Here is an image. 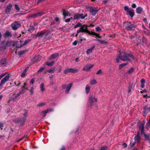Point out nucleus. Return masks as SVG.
Instances as JSON below:
<instances>
[{
    "mask_svg": "<svg viewBox=\"0 0 150 150\" xmlns=\"http://www.w3.org/2000/svg\"><path fill=\"white\" fill-rule=\"evenodd\" d=\"M117 57L123 61H130L129 58L134 60V57L132 54H127L124 52L120 53L117 55Z\"/></svg>",
    "mask_w": 150,
    "mask_h": 150,
    "instance_id": "nucleus-1",
    "label": "nucleus"
},
{
    "mask_svg": "<svg viewBox=\"0 0 150 150\" xmlns=\"http://www.w3.org/2000/svg\"><path fill=\"white\" fill-rule=\"evenodd\" d=\"M123 25L125 28L128 30H134L135 29L134 25L129 22H125L124 23Z\"/></svg>",
    "mask_w": 150,
    "mask_h": 150,
    "instance_id": "nucleus-2",
    "label": "nucleus"
},
{
    "mask_svg": "<svg viewBox=\"0 0 150 150\" xmlns=\"http://www.w3.org/2000/svg\"><path fill=\"white\" fill-rule=\"evenodd\" d=\"M80 32L90 33L89 31L87 30V26L85 25L81 26L79 29L77 30V33H79Z\"/></svg>",
    "mask_w": 150,
    "mask_h": 150,
    "instance_id": "nucleus-3",
    "label": "nucleus"
},
{
    "mask_svg": "<svg viewBox=\"0 0 150 150\" xmlns=\"http://www.w3.org/2000/svg\"><path fill=\"white\" fill-rule=\"evenodd\" d=\"M150 134H146L144 131V127L141 125V136H143L145 139L148 141L150 139Z\"/></svg>",
    "mask_w": 150,
    "mask_h": 150,
    "instance_id": "nucleus-4",
    "label": "nucleus"
},
{
    "mask_svg": "<svg viewBox=\"0 0 150 150\" xmlns=\"http://www.w3.org/2000/svg\"><path fill=\"white\" fill-rule=\"evenodd\" d=\"M10 78L9 74L6 75L1 80V83L0 84V87L4 84L6 82L9 80Z\"/></svg>",
    "mask_w": 150,
    "mask_h": 150,
    "instance_id": "nucleus-5",
    "label": "nucleus"
},
{
    "mask_svg": "<svg viewBox=\"0 0 150 150\" xmlns=\"http://www.w3.org/2000/svg\"><path fill=\"white\" fill-rule=\"evenodd\" d=\"M21 26V24L20 23L15 22L11 24V27L12 29L14 30H16Z\"/></svg>",
    "mask_w": 150,
    "mask_h": 150,
    "instance_id": "nucleus-6",
    "label": "nucleus"
},
{
    "mask_svg": "<svg viewBox=\"0 0 150 150\" xmlns=\"http://www.w3.org/2000/svg\"><path fill=\"white\" fill-rule=\"evenodd\" d=\"M89 99L90 102V104L91 106H92V103L96 102L97 101V99L92 96H89Z\"/></svg>",
    "mask_w": 150,
    "mask_h": 150,
    "instance_id": "nucleus-7",
    "label": "nucleus"
},
{
    "mask_svg": "<svg viewBox=\"0 0 150 150\" xmlns=\"http://www.w3.org/2000/svg\"><path fill=\"white\" fill-rule=\"evenodd\" d=\"M25 120L26 118H25L22 117L21 118H18L17 120H14V121L16 122H20L21 125L22 126L24 124Z\"/></svg>",
    "mask_w": 150,
    "mask_h": 150,
    "instance_id": "nucleus-8",
    "label": "nucleus"
},
{
    "mask_svg": "<svg viewBox=\"0 0 150 150\" xmlns=\"http://www.w3.org/2000/svg\"><path fill=\"white\" fill-rule=\"evenodd\" d=\"M12 5L11 3H8L5 9V13L7 14H8L11 11V8Z\"/></svg>",
    "mask_w": 150,
    "mask_h": 150,
    "instance_id": "nucleus-9",
    "label": "nucleus"
},
{
    "mask_svg": "<svg viewBox=\"0 0 150 150\" xmlns=\"http://www.w3.org/2000/svg\"><path fill=\"white\" fill-rule=\"evenodd\" d=\"M93 64H88L86 65L83 68L82 70L83 71H88L93 66Z\"/></svg>",
    "mask_w": 150,
    "mask_h": 150,
    "instance_id": "nucleus-10",
    "label": "nucleus"
},
{
    "mask_svg": "<svg viewBox=\"0 0 150 150\" xmlns=\"http://www.w3.org/2000/svg\"><path fill=\"white\" fill-rule=\"evenodd\" d=\"M98 11V9L96 8H90V13L93 16L95 15Z\"/></svg>",
    "mask_w": 150,
    "mask_h": 150,
    "instance_id": "nucleus-11",
    "label": "nucleus"
},
{
    "mask_svg": "<svg viewBox=\"0 0 150 150\" xmlns=\"http://www.w3.org/2000/svg\"><path fill=\"white\" fill-rule=\"evenodd\" d=\"M7 64L6 60V59L4 58L0 60V66L1 67H4Z\"/></svg>",
    "mask_w": 150,
    "mask_h": 150,
    "instance_id": "nucleus-12",
    "label": "nucleus"
},
{
    "mask_svg": "<svg viewBox=\"0 0 150 150\" xmlns=\"http://www.w3.org/2000/svg\"><path fill=\"white\" fill-rule=\"evenodd\" d=\"M141 138L140 136V132L138 131L137 134V136L134 138L135 141L136 142H139L140 141Z\"/></svg>",
    "mask_w": 150,
    "mask_h": 150,
    "instance_id": "nucleus-13",
    "label": "nucleus"
},
{
    "mask_svg": "<svg viewBox=\"0 0 150 150\" xmlns=\"http://www.w3.org/2000/svg\"><path fill=\"white\" fill-rule=\"evenodd\" d=\"M83 15V14H79V13H76L75 14L74 16V19L76 20L77 19L79 18H81V17Z\"/></svg>",
    "mask_w": 150,
    "mask_h": 150,
    "instance_id": "nucleus-14",
    "label": "nucleus"
},
{
    "mask_svg": "<svg viewBox=\"0 0 150 150\" xmlns=\"http://www.w3.org/2000/svg\"><path fill=\"white\" fill-rule=\"evenodd\" d=\"M59 54L57 53L52 54L50 57L49 59L50 60H52V59H55L57 57H58Z\"/></svg>",
    "mask_w": 150,
    "mask_h": 150,
    "instance_id": "nucleus-15",
    "label": "nucleus"
},
{
    "mask_svg": "<svg viewBox=\"0 0 150 150\" xmlns=\"http://www.w3.org/2000/svg\"><path fill=\"white\" fill-rule=\"evenodd\" d=\"M72 86V83H70L69 84L68 86L66 88V90L65 92L66 93H68L69 92Z\"/></svg>",
    "mask_w": 150,
    "mask_h": 150,
    "instance_id": "nucleus-16",
    "label": "nucleus"
},
{
    "mask_svg": "<svg viewBox=\"0 0 150 150\" xmlns=\"http://www.w3.org/2000/svg\"><path fill=\"white\" fill-rule=\"evenodd\" d=\"M95 48L94 46H93L91 47H90L89 49L88 50L86 51V53L87 54H89L90 53H92V52L93 50Z\"/></svg>",
    "mask_w": 150,
    "mask_h": 150,
    "instance_id": "nucleus-17",
    "label": "nucleus"
},
{
    "mask_svg": "<svg viewBox=\"0 0 150 150\" xmlns=\"http://www.w3.org/2000/svg\"><path fill=\"white\" fill-rule=\"evenodd\" d=\"M129 15L131 17H133L134 16V12L133 11V10L131 9L129 11L127 12Z\"/></svg>",
    "mask_w": 150,
    "mask_h": 150,
    "instance_id": "nucleus-18",
    "label": "nucleus"
},
{
    "mask_svg": "<svg viewBox=\"0 0 150 150\" xmlns=\"http://www.w3.org/2000/svg\"><path fill=\"white\" fill-rule=\"evenodd\" d=\"M11 32L9 31H7L5 33L4 36L5 38H6L10 36H11Z\"/></svg>",
    "mask_w": 150,
    "mask_h": 150,
    "instance_id": "nucleus-19",
    "label": "nucleus"
},
{
    "mask_svg": "<svg viewBox=\"0 0 150 150\" xmlns=\"http://www.w3.org/2000/svg\"><path fill=\"white\" fill-rule=\"evenodd\" d=\"M24 86L23 87V89L21 90H20L19 91L20 94H23L25 92V86L26 85V84L25 83H24Z\"/></svg>",
    "mask_w": 150,
    "mask_h": 150,
    "instance_id": "nucleus-20",
    "label": "nucleus"
},
{
    "mask_svg": "<svg viewBox=\"0 0 150 150\" xmlns=\"http://www.w3.org/2000/svg\"><path fill=\"white\" fill-rule=\"evenodd\" d=\"M46 34V33H38L36 35V37H38L40 38L42 37L44 35H45Z\"/></svg>",
    "mask_w": 150,
    "mask_h": 150,
    "instance_id": "nucleus-21",
    "label": "nucleus"
},
{
    "mask_svg": "<svg viewBox=\"0 0 150 150\" xmlns=\"http://www.w3.org/2000/svg\"><path fill=\"white\" fill-rule=\"evenodd\" d=\"M90 87L88 85H87L85 88L86 93L87 94H88L90 91Z\"/></svg>",
    "mask_w": 150,
    "mask_h": 150,
    "instance_id": "nucleus-22",
    "label": "nucleus"
},
{
    "mask_svg": "<svg viewBox=\"0 0 150 150\" xmlns=\"http://www.w3.org/2000/svg\"><path fill=\"white\" fill-rule=\"evenodd\" d=\"M52 111L53 110L52 109H49V110H45L43 111L41 113H42L46 115V114L48 112H50Z\"/></svg>",
    "mask_w": 150,
    "mask_h": 150,
    "instance_id": "nucleus-23",
    "label": "nucleus"
},
{
    "mask_svg": "<svg viewBox=\"0 0 150 150\" xmlns=\"http://www.w3.org/2000/svg\"><path fill=\"white\" fill-rule=\"evenodd\" d=\"M69 69V72L74 73L77 72L78 71V69H76L70 68Z\"/></svg>",
    "mask_w": 150,
    "mask_h": 150,
    "instance_id": "nucleus-24",
    "label": "nucleus"
},
{
    "mask_svg": "<svg viewBox=\"0 0 150 150\" xmlns=\"http://www.w3.org/2000/svg\"><path fill=\"white\" fill-rule=\"evenodd\" d=\"M134 71V68L133 67H131L127 71V73L129 74H132Z\"/></svg>",
    "mask_w": 150,
    "mask_h": 150,
    "instance_id": "nucleus-25",
    "label": "nucleus"
},
{
    "mask_svg": "<svg viewBox=\"0 0 150 150\" xmlns=\"http://www.w3.org/2000/svg\"><path fill=\"white\" fill-rule=\"evenodd\" d=\"M6 45L8 47H11L13 45L11 41H8L6 42Z\"/></svg>",
    "mask_w": 150,
    "mask_h": 150,
    "instance_id": "nucleus-26",
    "label": "nucleus"
},
{
    "mask_svg": "<svg viewBox=\"0 0 150 150\" xmlns=\"http://www.w3.org/2000/svg\"><path fill=\"white\" fill-rule=\"evenodd\" d=\"M54 63V61H52L50 62H46L45 64L48 66H52Z\"/></svg>",
    "mask_w": 150,
    "mask_h": 150,
    "instance_id": "nucleus-27",
    "label": "nucleus"
},
{
    "mask_svg": "<svg viewBox=\"0 0 150 150\" xmlns=\"http://www.w3.org/2000/svg\"><path fill=\"white\" fill-rule=\"evenodd\" d=\"M145 81L143 79H141V88H143L144 86Z\"/></svg>",
    "mask_w": 150,
    "mask_h": 150,
    "instance_id": "nucleus-28",
    "label": "nucleus"
},
{
    "mask_svg": "<svg viewBox=\"0 0 150 150\" xmlns=\"http://www.w3.org/2000/svg\"><path fill=\"white\" fill-rule=\"evenodd\" d=\"M55 71V67H53L52 69H51L48 70V72L50 73H53Z\"/></svg>",
    "mask_w": 150,
    "mask_h": 150,
    "instance_id": "nucleus-29",
    "label": "nucleus"
},
{
    "mask_svg": "<svg viewBox=\"0 0 150 150\" xmlns=\"http://www.w3.org/2000/svg\"><path fill=\"white\" fill-rule=\"evenodd\" d=\"M45 67H43L40 68V69L38 70V73H40L42 72L43 70L45 69Z\"/></svg>",
    "mask_w": 150,
    "mask_h": 150,
    "instance_id": "nucleus-30",
    "label": "nucleus"
},
{
    "mask_svg": "<svg viewBox=\"0 0 150 150\" xmlns=\"http://www.w3.org/2000/svg\"><path fill=\"white\" fill-rule=\"evenodd\" d=\"M40 87L41 91L43 92L45 90V88H44V84L43 83H41L40 85Z\"/></svg>",
    "mask_w": 150,
    "mask_h": 150,
    "instance_id": "nucleus-31",
    "label": "nucleus"
},
{
    "mask_svg": "<svg viewBox=\"0 0 150 150\" xmlns=\"http://www.w3.org/2000/svg\"><path fill=\"white\" fill-rule=\"evenodd\" d=\"M35 30V28L33 26H31L30 27V28L28 29V31H29L30 32H32L33 30Z\"/></svg>",
    "mask_w": 150,
    "mask_h": 150,
    "instance_id": "nucleus-32",
    "label": "nucleus"
},
{
    "mask_svg": "<svg viewBox=\"0 0 150 150\" xmlns=\"http://www.w3.org/2000/svg\"><path fill=\"white\" fill-rule=\"evenodd\" d=\"M63 14L64 17V18L65 17L67 16H70L69 13L67 12L64 11L63 12Z\"/></svg>",
    "mask_w": 150,
    "mask_h": 150,
    "instance_id": "nucleus-33",
    "label": "nucleus"
},
{
    "mask_svg": "<svg viewBox=\"0 0 150 150\" xmlns=\"http://www.w3.org/2000/svg\"><path fill=\"white\" fill-rule=\"evenodd\" d=\"M127 64V63H123L121 64L119 66V69H122L123 67L124 66H125Z\"/></svg>",
    "mask_w": 150,
    "mask_h": 150,
    "instance_id": "nucleus-34",
    "label": "nucleus"
},
{
    "mask_svg": "<svg viewBox=\"0 0 150 150\" xmlns=\"http://www.w3.org/2000/svg\"><path fill=\"white\" fill-rule=\"evenodd\" d=\"M97 83L96 80H91L90 82V84L91 85H94Z\"/></svg>",
    "mask_w": 150,
    "mask_h": 150,
    "instance_id": "nucleus-35",
    "label": "nucleus"
},
{
    "mask_svg": "<svg viewBox=\"0 0 150 150\" xmlns=\"http://www.w3.org/2000/svg\"><path fill=\"white\" fill-rule=\"evenodd\" d=\"M31 40V39H28L26 40L25 41L23 45V46H24L26 45L27 43H28V42H30Z\"/></svg>",
    "mask_w": 150,
    "mask_h": 150,
    "instance_id": "nucleus-36",
    "label": "nucleus"
},
{
    "mask_svg": "<svg viewBox=\"0 0 150 150\" xmlns=\"http://www.w3.org/2000/svg\"><path fill=\"white\" fill-rule=\"evenodd\" d=\"M131 9V8H129L127 6H125L124 7L125 10L127 11V13L129 11V10H130Z\"/></svg>",
    "mask_w": 150,
    "mask_h": 150,
    "instance_id": "nucleus-37",
    "label": "nucleus"
},
{
    "mask_svg": "<svg viewBox=\"0 0 150 150\" xmlns=\"http://www.w3.org/2000/svg\"><path fill=\"white\" fill-rule=\"evenodd\" d=\"M82 26V25H81V23L79 22V23H77V24L74 26V28H78V27H79L80 26Z\"/></svg>",
    "mask_w": 150,
    "mask_h": 150,
    "instance_id": "nucleus-38",
    "label": "nucleus"
},
{
    "mask_svg": "<svg viewBox=\"0 0 150 150\" xmlns=\"http://www.w3.org/2000/svg\"><path fill=\"white\" fill-rule=\"evenodd\" d=\"M99 42L102 44H106L108 43L107 41L104 40H100V41H99Z\"/></svg>",
    "mask_w": 150,
    "mask_h": 150,
    "instance_id": "nucleus-39",
    "label": "nucleus"
},
{
    "mask_svg": "<svg viewBox=\"0 0 150 150\" xmlns=\"http://www.w3.org/2000/svg\"><path fill=\"white\" fill-rule=\"evenodd\" d=\"M91 34L93 35H95L96 36V37H98L99 38H100L101 37L99 36V34H98L96 33L95 32H93Z\"/></svg>",
    "mask_w": 150,
    "mask_h": 150,
    "instance_id": "nucleus-40",
    "label": "nucleus"
},
{
    "mask_svg": "<svg viewBox=\"0 0 150 150\" xmlns=\"http://www.w3.org/2000/svg\"><path fill=\"white\" fill-rule=\"evenodd\" d=\"M107 148L108 147L107 146H102L100 148V150H106Z\"/></svg>",
    "mask_w": 150,
    "mask_h": 150,
    "instance_id": "nucleus-41",
    "label": "nucleus"
},
{
    "mask_svg": "<svg viewBox=\"0 0 150 150\" xmlns=\"http://www.w3.org/2000/svg\"><path fill=\"white\" fill-rule=\"evenodd\" d=\"M44 14V13L42 11L37 13L38 17L41 16Z\"/></svg>",
    "mask_w": 150,
    "mask_h": 150,
    "instance_id": "nucleus-42",
    "label": "nucleus"
},
{
    "mask_svg": "<svg viewBox=\"0 0 150 150\" xmlns=\"http://www.w3.org/2000/svg\"><path fill=\"white\" fill-rule=\"evenodd\" d=\"M38 16L37 15V13H34L33 14L30 16H29V17L31 18V17H33V18H34L35 17H37Z\"/></svg>",
    "mask_w": 150,
    "mask_h": 150,
    "instance_id": "nucleus-43",
    "label": "nucleus"
},
{
    "mask_svg": "<svg viewBox=\"0 0 150 150\" xmlns=\"http://www.w3.org/2000/svg\"><path fill=\"white\" fill-rule=\"evenodd\" d=\"M136 12L138 13H141V7H139L137 8Z\"/></svg>",
    "mask_w": 150,
    "mask_h": 150,
    "instance_id": "nucleus-44",
    "label": "nucleus"
},
{
    "mask_svg": "<svg viewBox=\"0 0 150 150\" xmlns=\"http://www.w3.org/2000/svg\"><path fill=\"white\" fill-rule=\"evenodd\" d=\"M136 143V142L135 141L132 144L131 143L129 145L130 147V148H132V147H133L135 144Z\"/></svg>",
    "mask_w": 150,
    "mask_h": 150,
    "instance_id": "nucleus-45",
    "label": "nucleus"
},
{
    "mask_svg": "<svg viewBox=\"0 0 150 150\" xmlns=\"http://www.w3.org/2000/svg\"><path fill=\"white\" fill-rule=\"evenodd\" d=\"M69 68H67L65 69L64 71V73L65 74H67L69 72Z\"/></svg>",
    "mask_w": 150,
    "mask_h": 150,
    "instance_id": "nucleus-46",
    "label": "nucleus"
},
{
    "mask_svg": "<svg viewBox=\"0 0 150 150\" xmlns=\"http://www.w3.org/2000/svg\"><path fill=\"white\" fill-rule=\"evenodd\" d=\"M45 105V103H39L38 105V106L42 107Z\"/></svg>",
    "mask_w": 150,
    "mask_h": 150,
    "instance_id": "nucleus-47",
    "label": "nucleus"
},
{
    "mask_svg": "<svg viewBox=\"0 0 150 150\" xmlns=\"http://www.w3.org/2000/svg\"><path fill=\"white\" fill-rule=\"evenodd\" d=\"M96 30L97 32H100L101 31V29L99 27H97L96 28Z\"/></svg>",
    "mask_w": 150,
    "mask_h": 150,
    "instance_id": "nucleus-48",
    "label": "nucleus"
},
{
    "mask_svg": "<svg viewBox=\"0 0 150 150\" xmlns=\"http://www.w3.org/2000/svg\"><path fill=\"white\" fill-rule=\"evenodd\" d=\"M86 40V39L84 38L83 37H82L81 36H79V40L81 41H82L83 40Z\"/></svg>",
    "mask_w": 150,
    "mask_h": 150,
    "instance_id": "nucleus-49",
    "label": "nucleus"
},
{
    "mask_svg": "<svg viewBox=\"0 0 150 150\" xmlns=\"http://www.w3.org/2000/svg\"><path fill=\"white\" fill-rule=\"evenodd\" d=\"M26 72L23 71L21 74V76L22 77H24L25 75Z\"/></svg>",
    "mask_w": 150,
    "mask_h": 150,
    "instance_id": "nucleus-50",
    "label": "nucleus"
},
{
    "mask_svg": "<svg viewBox=\"0 0 150 150\" xmlns=\"http://www.w3.org/2000/svg\"><path fill=\"white\" fill-rule=\"evenodd\" d=\"M15 8L16 9V10H17L18 11H19V9H20V8L18 7V6L17 4H15Z\"/></svg>",
    "mask_w": 150,
    "mask_h": 150,
    "instance_id": "nucleus-51",
    "label": "nucleus"
},
{
    "mask_svg": "<svg viewBox=\"0 0 150 150\" xmlns=\"http://www.w3.org/2000/svg\"><path fill=\"white\" fill-rule=\"evenodd\" d=\"M33 90L34 89L33 88H31L30 90V93L31 95H33Z\"/></svg>",
    "mask_w": 150,
    "mask_h": 150,
    "instance_id": "nucleus-52",
    "label": "nucleus"
},
{
    "mask_svg": "<svg viewBox=\"0 0 150 150\" xmlns=\"http://www.w3.org/2000/svg\"><path fill=\"white\" fill-rule=\"evenodd\" d=\"M132 88V86L131 85H129L128 87V92L129 93L131 92Z\"/></svg>",
    "mask_w": 150,
    "mask_h": 150,
    "instance_id": "nucleus-53",
    "label": "nucleus"
},
{
    "mask_svg": "<svg viewBox=\"0 0 150 150\" xmlns=\"http://www.w3.org/2000/svg\"><path fill=\"white\" fill-rule=\"evenodd\" d=\"M71 19H72V18H68V19L65 20V22L67 23H68V22H69L71 20Z\"/></svg>",
    "mask_w": 150,
    "mask_h": 150,
    "instance_id": "nucleus-54",
    "label": "nucleus"
},
{
    "mask_svg": "<svg viewBox=\"0 0 150 150\" xmlns=\"http://www.w3.org/2000/svg\"><path fill=\"white\" fill-rule=\"evenodd\" d=\"M6 75V73H3L0 75V80Z\"/></svg>",
    "mask_w": 150,
    "mask_h": 150,
    "instance_id": "nucleus-55",
    "label": "nucleus"
},
{
    "mask_svg": "<svg viewBox=\"0 0 150 150\" xmlns=\"http://www.w3.org/2000/svg\"><path fill=\"white\" fill-rule=\"evenodd\" d=\"M26 51L25 50H23L22 51H20L19 52V54L20 55H21L23 54L24 52H26Z\"/></svg>",
    "mask_w": 150,
    "mask_h": 150,
    "instance_id": "nucleus-56",
    "label": "nucleus"
},
{
    "mask_svg": "<svg viewBox=\"0 0 150 150\" xmlns=\"http://www.w3.org/2000/svg\"><path fill=\"white\" fill-rule=\"evenodd\" d=\"M35 81V79H31L30 81V83H31V84H33V83H34V82Z\"/></svg>",
    "mask_w": 150,
    "mask_h": 150,
    "instance_id": "nucleus-57",
    "label": "nucleus"
},
{
    "mask_svg": "<svg viewBox=\"0 0 150 150\" xmlns=\"http://www.w3.org/2000/svg\"><path fill=\"white\" fill-rule=\"evenodd\" d=\"M143 96L144 98H149V96H148L146 94L145 95H143Z\"/></svg>",
    "mask_w": 150,
    "mask_h": 150,
    "instance_id": "nucleus-58",
    "label": "nucleus"
},
{
    "mask_svg": "<svg viewBox=\"0 0 150 150\" xmlns=\"http://www.w3.org/2000/svg\"><path fill=\"white\" fill-rule=\"evenodd\" d=\"M102 73V71L101 69H100L96 73V74H100Z\"/></svg>",
    "mask_w": 150,
    "mask_h": 150,
    "instance_id": "nucleus-59",
    "label": "nucleus"
},
{
    "mask_svg": "<svg viewBox=\"0 0 150 150\" xmlns=\"http://www.w3.org/2000/svg\"><path fill=\"white\" fill-rule=\"evenodd\" d=\"M3 127V124L1 122H0V128L1 129H2V127Z\"/></svg>",
    "mask_w": 150,
    "mask_h": 150,
    "instance_id": "nucleus-60",
    "label": "nucleus"
},
{
    "mask_svg": "<svg viewBox=\"0 0 150 150\" xmlns=\"http://www.w3.org/2000/svg\"><path fill=\"white\" fill-rule=\"evenodd\" d=\"M146 38H144L142 39V42L143 43H146Z\"/></svg>",
    "mask_w": 150,
    "mask_h": 150,
    "instance_id": "nucleus-61",
    "label": "nucleus"
},
{
    "mask_svg": "<svg viewBox=\"0 0 150 150\" xmlns=\"http://www.w3.org/2000/svg\"><path fill=\"white\" fill-rule=\"evenodd\" d=\"M77 44V41L76 40H75L74 42L73 43V45H76Z\"/></svg>",
    "mask_w": 150,
    "mask_h": 150,
    "instance_id": "nucleus-62",
    "label": "nucleus"
},
{
    "mask_svg": "<svg viewBox=\"0 0 150 150\" xmlns=\"http://www.w3.org/2000/svg\"><path fill=\"white\" fill-rule=\"evenodd\" d=\"M17 98V97L16 96L14 97H13L12 98H11V100H16Z\"/></svg>",
    "mask_w": 150,
    "mask_h": 150,
    "instance_id": "nucleus-63",
    "label": "nucleus"
},
{
    "mask_svg": "<svg viewBox=\"0 0 150 150\" xmlns=\"http://www.w3.org/2000/svg\"><path fill=\"white\" fill-rule=\"evenodd\" d=\"M136 7V5L135 4H133L132 5V7L133 8H135Z\"/></svg>",
    "mask_w": 150,
    "mask_h": 150,
    "instance_id": "nucleus-64",
    "label": "nucleus"
}]
</instances>
